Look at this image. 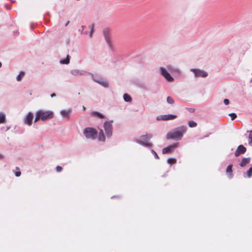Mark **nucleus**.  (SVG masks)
I'll return each mask as SVG.
<instances>
[{
    "instance_id": "obj_39",
    "label": "nucleus",
    "mask_w": 252,
    "mask_h": 252,
    "mask_svg": "<svg viewBox=\"0 0 252 252\" xmlns=\"http://www.w3.org/2000/svg\"><path fill=\"white\" fill-rule=\"evenodd\" d=\"M68 23H69V21H68V22L66 23V24H65V26H66L68 25Z\"/></svg>"
},
{
    "instance_id": "obj_31",
    "label": "nucleus",
    "mask_w": 252,
    "mask_h": 252,
    "mask_svg": "<svg viewBox=\"0 0 252 252\" xmlns=\"http://www.w3.org/2000/svg\"><path fill=\"white\" fill-rule=\"evenodd\" d=\"M151 152L153 153V154L154 155L155 157L157 159H159V157L158 155V154H157V153L153 150H151Z\"/></svg>"
},
{
    "instance_id": "obj_22",
    "label": "nucleus",
    "mask_w": 252,
    "mask_h": 252,
    "mask_svg": "<svg viewBox=\"0 0 252 252\" xmlns=\"http://www.w3.org/2000/svg\"><path fill=\"white\" fill-rule=\"evenodd\" d=\"M188 125L190 127H194L197 126V123L193 121H190L189 122Z\"/></svg>"
},
{
    "instance_id": "obj_34",
    "label": "nucleus",
    "mask_w": 252,
    "mask_h": 252,
    "mask_svg": "<svg viewBox=\"0 0 252 252\" xmlns=\"http://www.w3.org/2000/svg\"><path fill=\"white\" fill-rule=\"evenodd\" d=\"M223 102L225 105H228L229 103V100L228 99H224Z\"/></svg>"
},
{
    "instance_id": "obj_19",
    "label": "nucleus",
    "mask_w": 252,
    "mask_h": 252,
    "mask_svg": "<svg viewBox=\"0 0 252 252\" xmlns=\"http://www.w3.org/2000/svg\"><path fill=\"white\" fill-rule=\"evenodd\" d=\"M70 56L67 55L65 59L61 61V63L62 64H68L69 63Z\"/></svg>"
},
{
    "instance_id": "obj_5",
    "label": "nucleus",
    "mask_w": 252,
    "mask_h": 252,
    "mask_svg": "<svg viewBox=\"0 0 252 252\" xmlns=\"http://www.w3.org/2000/svg\"><path fill=\"white\" fill-rule=\"evenodd\" d=\"M112 120L111 122H105L104 123V128L105 131V133L108 137H110L112 134V125L111 123H113Z\"/></svg>"
},
{
    "instance_id": "obj_38",
    "label": "nucleus",
    "mask_w": 252,
    "mask_h": 252,
    "mask_svg": "<svg viewBox=\"0 0 252 252\" xmlns=\"http://www.w3.org/2000/svg\"><path fill=\"white\" fill-rule=\"evenodd\" d=\"M83 109L84 111H85L86 110V107L83 106Z\"/></svg>"
},
{
    "instance_id": "obj_2",
    "label": "nucleus",
    "mask_w": 252,
    "mask_h": 252,
    "mask_svg": "<svg viewBox=\"0 0 252 252\" xmlns=\"http://www.w3.org/2000/svg\"><path fill=\"white\" fill-rule=\"evenodd\" d=\"M54 117L53 112L51 111H44L40 110H38L36 113V117L34 119V122H37L39 120L41 119L42 121H45L48 119L53 118Z\"/></svg>"
},
{
    "instance_id": "obj_27",
    "label": "nucleus",
    "mask_w": 252,
    "mask_h": 252,
    "mask_svg": "<svg viewBox=\"0 0 252 252\" xmlns=\"http://www.w3.org/2000/svg\"><path fill=\"white\" fill-rule=\"evenodd\" d=\"M167 102L171 104H173L174 103L173 99L170 96H168L167 97Z\"/></svg>"
},
{
    "instance_id": "obj_30",
    "label": "nucleus",
    "mask_w": 252,
    "mask_h": 252,
    "mask_svg": "<svg viewBox=\"0 0 252 252\" xmlns=\"http://www.w3.org/2000/svg\"><path fill=\"white\" fill-rule=\"evenodd\" d=\"M229 116L231 117L232 120H234L237 117L236 114L235 113H230L229 114Z\"/></svg>"
},
{
    "instance_id": "obj_9",
    "label": "nucleus",
    "mask_w": 252,
    "mask_h": 252,
    "mask_svg": "<svg viewBox=\"0 0 252 252\" xmlns=\"http://www.w3.org/2000/svg\"><path fill=\"white\" fill-rule=\"evenodd\" d=\"M191 71L194 73L195 77H205L207 76V73L203 70L196 69H191Z\"/></svg>"
},
{
    "instance_id": "obj_8",
    "label": "nucleus",
    "mask_w": 252,
    "mask_h": 252,
    "mask_svg": "<svg viewBox=\"0 0 252 252\" xmlns=\"http://www.w3.org/2000/svg\"><path fill=\"white\" fill-rule=\"evenodd\" d=\"M161 73L162 76L169 82H172L174 80L173 78L167 72V71L164 68H160Z\"/></svg>"
},
{
    "instance_id": "obj_29",
    "label": "nucleus",
    "mask_w": 252,
    "mask_h": 252,
    "mask_svg": "<svg viewBox=\"0 0 252 252\" xmlns=\"http://www.w3.org/2000/svg\"><path fill=\"white\" fill-rule=\"evenodd\" d=\"M94 24H93L91 25V32H90V36L91 37H92L93 36V34L94 32Z\"/></svg>"
},
{
    "instance_id": "obj_21",
    "label": "nucleus",
    "mask_w": 252,
    "mask_h": 252,
    "mask_svg": "<svg viewBox=\"0 0 252 252\" xmlns=\"http://www.w3.org/2000/svg\"><path fill=\"white\" fill-rule=\"evenodd\" d=\"M25 75V72L24 71H21L19 74L17 76L16 79L18 81L21 80L22 78Z\"/></svg>"
},
{
    "instance_id": "obj_24",
    "label": "nucleus",
    "mask_w": 252,
    "mask_h": 252,
    "mask_svg": "<svg viewBox=\"0 0 252 252\" xmlns=\"http://www.w3.org/2000/svg\"><path fill=\"white\" fill-rule=\"evenodd\" d=\"M96 82L105 87H108V83L106 81H96Z\"/></svg>"
},
{
    "instance_id": "obj_41",
    "label": "nucleus",
    "mask_w": 252,
    "mask_h": 252,
    "mask_svg": "<svg viewBox=\"0 0 252 252\" xmlns=\"http://www.w3.org/2000/svg\"><path fill=\"white\" fill-rule=\"evenodd\" d=\"M16 169L19 170V168L18 167H16Z\"/></svg>"
},
{
    "instance_id": "obj_13",
    "label": "nucleus",
    "mask_w": 252,
    "mask_h": 252,
    "mask_svg": "<svg viewBox=\"0 0 252 252\" xmlns=\"http://www.w3.org/2000/svg\"><path fill=\"white\" fill-rule=\"evenodd\" d=\"M71 113V111L70 110H62L61 111V114L62 116L64 118H68Z\"/></svg>"
},
{
    "instance_id": "obj_32",
    "label": "nucleus",
    "mask_w": 252,
    "mask_h": 252,
    "mask_svg": "<svg viewBox=\"0 0 252 252\" xmlns=\"http://www.w3.org/2000/svg\"><path fill=\"white\" fill-rule=\"evenodd\" d=\"M63 170V168L59 166V165H58L57 167H56V170L57 172H61Z\"/></svg>"
},
{
    "instance_id": "obj_20",
    "label": "nucleus",
    "mask_w": 252,
    "mask_h": 252,
    "mask_svg": "<svg viewBox=\"0 0 252 252\" xmlns=\"http://www.w3.org/2000/svg\"><path fill=\"white\" fill-rule=\"evenodd\" d=\"M70 56L67 55L65 59L61 61V63L62 64H68L69 63Z\"/></svg>"
},
{
    "instance_id": "obj_12",
    "label": "nucleus",
    "mask_w": 252,
    "mask_h": 252,
    "mask_svg": "<svg viewBox=\"0 0 252 252\" xmlns=\"http://www.w3.org/2000/svg\"><path fill=\"white\" fill-rule=\"evenodd\" d=\"M251 161L250 158H242L241 162L240 163V165L241 167L245 166L247 164L249 163Z\"/></svg>"
},
{
    "instance_id": "obj_6",
    "label": "nucleus",
    "mask_w": 252,
    "mask_h": 252,
    "mask_svg": "<svg viewBox=\"0 0 252 252\" xmlns=\"http://www.w3.org/2000/svg\"><path fill=\"white\" fill-rule=\"evenodd\" d=\"M177 118V116L172 114L163 115L158 116L157 118L158 121H167L173 120Z\"/></svg>"
},
{
    "instance_id": "obj_10",
    "label": "nucleus",
    "mask_w": 252,
    "mask_h": 252,
    "mask_svg": "<svg viewBox=\"0 0 252 252\" xmlns=\"http://www.w3.org/2000/svg\"><path fill=\"white\" fill-rule=\"evenodd\" d=\"M246 151V148L242 145H239L237 148L235 152V156L238 157L241 154H244Z\"/></svg>"
},
{
    "instance_id": "obj_16",
    "label": "nucleus",
    "mask_w": 252,
    "mask_h": 252,
    "mask_svg": "<svg viewBox=\"0 0 252 252\" xmlns=\"http://www.w3.org/2000/svg\"><path fill=\"white\" fill-rule=\"evenodd\" d=\"M70 73L72 75H74V76L81 75L82 74V73L81 72V71H80L79 70H77V69L72 70L70 71Z\"/></svg>"
},
{
    "instance_id": "obj_1",
    "label": "nucleus",
    "mask_w": 252,
    "mask_h": 252,
    "mask_svg": "<svg viewBox=\"0 0 252 252\" xmlns=\"http://www.w3.org/2000/svg\"><path fill=\"white\" fill-rule=\"evenodd\" d=\"M186 131V127L184 126L179 127L174 131L169 132L167 134L166 138L167 139H174L179 140L182 139L183 134Z\"/></svg>"
},
{
    "instance_id": "obj_11",
    "label": "nucleus",
    "mask_w": 252,
    "mask_h": 252,
    "mask_svg": "<svg viewBox=\"0 0 252 252\" xmlns=\"http://www.w3.org/2000/svg\"><path fill=\"white\" fill-rule=\"evenodd\" d=\"M33 119V115L31 112H29L27 115L25 119V123L28 124L29 126H31L32 124V121Z\"/></svg>"
},
{
    "instance_id": "obj_15",
    "label": "nucleus",
    "mask_w": 252,
    "mask_h": 252,
    "mask_svg": "<svg viewBox=\"0 0 252 252\" xmlns=\"http://www.w3.org/2000/svg\"><path fill=\"white\" fill-rule=\"evenodd\" d=\"M98 139L101 141H105V136L103 133V131L102 129H100L99 133H98Z\"/></svg>"
},
{
    "instance_id": "obj_23",
    "label": "nucleus",
    "mask_w": 252,
    "mask_h": 252,
    "mask_svg": "<svg viewBox=\"0 0 252 252\" xmlns=\"http://www.w3.org/2000/svg\"><path fill=\"white\" fill-rule=\"evenodd\" d=\"M246 174L248 178H250L252 176V166L246 172Z\"/></svg>"
},
{
    "instance_id": "obj_4",
    "label": "nucleus",
    "mask_w": 252,
    "mask_h": 252,
    "mask_svg": "<svg viewBox=\"0 0 252 252\" xmlns=\"http://www.w3.org/2000/svg\"><path fill=\"white\" fill-rule=\"evenodd\" d=\"M152 137V134H146L141 136L138 140V142L146 147H152L153 146L152 143L149 142V141Z\"/></svg>"
},
{
    "instance_id": "obj_40",
    "label": "nucleus",
    "mask_w": 252,
    "mask_h": 252,
    "mask_svg": "<svg viewBox=\"0 0 252 252\" xmlns=\"http://www.w3.org/2000/svg\"><path fill=\"white\" fill-rule=\"evenodd\" d=\"M1 65H2V64H1V63L0 62V67H1Z\"/></svg>"
},
{
    "instance_id": "obj_18",
    "label": "nucleus",
    "mask_w": 252,
    "mask_h": 252,
    "mask_svg": "<svg viewBox=\"0 0 252 252\" xmlns=\"http://www.w3.org/2000/svg\"><path fill=\"white\" fill-rule=\"evenodd\" d=\"M92 114L93 116L97 117L100 119H103L104 118L103 115L98 112H93Z\"/></svg>"
},
{
    "instance_id": "obj_26",
    "label": "nucleus",
    "mask_w": 252,
    "mask_h": 252,
    "mask_svg": "<svg viewBox=\"0 0 252 252\" xmlns=\"http://www.w3.org/2000/svg\"><path fill=\"white\" fill-rule=\"evenodd\" d=\"M167 162L171 164H174L176 162V159L174 158H169L168 159Z\"/></svg>"
},
{
    "instance_id": "obj_7",
    "label": "nucleus",
    "mask_w": 252,
    "mask_h": 252,
    "mask_svg": "<svg viewBox=\"0 0 252 252\" xmlns=\"http://www.w3.org/2000/svg\"><path fill=\"white\" fill-rule=\"evenodd\" d=\"M179 145L178 143H176L173 145H170L167 147L164 148L162 150V153L163 154H169L173 152L174 149L177 147Z\"/></svg>"
},
{
    "instance_id": "obj_17",
    "label": "nucleus",
    "mask_w": 252,
    "mask_h": 252,
    "mask_svg": "<svg viewBox=\"0 0 252 252\" xmlns=\"http://www.w3.org/2000/svg\"><path fill=\"white\" fill-rule=\"evenodd\" d=\"M125 101L126 102H131L132 100L131 97L129 95L127 94H125L123 96Z\"/></svg>"
},
{
    "instance_id": "obj_36",
    "label": "nucleus",
    "mask_w": 252,
    "mask_h": 252,
    "mask_svg": "<svg viewBox=\"0 0 252 252\" xmlns=\"http://www.w3.org/2000/svg\"><path fill=\"white\" fill-rule=\"evenodd\" d=\"M194 111V109L190 108L189 109V112H193Z\"/></svg>"
},
{
    "instance_id": "obj_3",
    "label": "nucleus",
    "mask_w": 252,
    "mask_h": 252,
    "mask_svg": "<svg viewBox=\"0 0 252 252\" xmlns=\"http://www.w3.org/2000/svg\"><path fill=\"white\" fill-rule=\"evenodd\" d=\"M83 133L88 139H94L97 134V130L92 127H87L84 129Z\"/></svg>"
},
{
    "instance_id": "obj_28",
    "label": "nucleus",
    "mask_w": 252,
    "mask_h": 252,
    "mask_svg": "<svg viewBox=\"0 0 252 252\" xmlns=\"http://www.w3.org/2000/svg\"><path fill=\"white\" fill-rule=\"evenodd\" d=\"M249 143L250 145H252V130L250 131V134L249 136Z\"/></svg>"
},
{
    "instance_id": "obj_35",
    "label": "nucleus",
    "mask_w": 252,
    "mask_h": 252,
    "mask_svg": "<svg viewBox=\"0 0 252 252\" xmlns=\"http://www.w3.org/2000/svg\"><path fill=\"white\" fill-rule=\"evenodd\" d=\"M56 95V94L55 93H53L51 94V96L52 97H54V96H55Z\"/></svg>"
},
{
    "instance_id": "obj_37",
    "label": "nucleus",
    "mask_w": 252,
    "mask_h": 252,
    "mask_svg": "<svg viewBox=\"0 0 252 252\" xmlns=\"http://www.w3.org/2000/svg\"><path fill=\"white\" fill-rule=\"evenodd\" d=\"M3 158V156L0 154V159H2Z\"/></svg>"
},
{
    "instance_id": "obj_14",
    "label": "nucleus",
    "mask_w": 252,
    "mask_h": 252,
    "mask_svg": "<svg viewBox=\"0 0 252 252\" xmlns=\"http://www.w3.org/2000/svg\"><path fill=\"white\" fill-rule=\"evenodd\" d=\"M232 165L231 164H230L227 167L226 170V173H229L228 177L230 178H231L233 176V174L232 173Z\"/></svg>"
},
{
    "instance_id": "obj_33",
    "label": "nucleus",
    "mask_w": 252,
    "mask_h": 252,
    "mask_svg": "<svg viewBox=\"0 0 252 252\" xmlns=\"http://www.w3.org/2000/svg\"><path fill=\"white\" fill-rule=\"evenodd\" d=\"M21 172H20V171H16V172H15V176H17V177H19V176H20L21 175Z\"/></svg>"
},
{
    "instance_id": "obj_25",
    "label": "nucleus",
    "mask_w": 252,
    "mask_h": 252,
    "mask_svg": "<svg viewBox=\"0 0 252 252\" xmlns=\"http://www.w3.org/2000/svg\"><path fill=\"white\" fill-rule=\"evenodd\" d=\"M5 115L0 113V124L3 123L5 121Z\"/></svg>"
}]
</instances>
